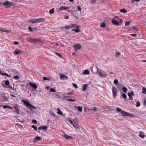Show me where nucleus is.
Here are the masks:
<instances>
[{
  "mask_svg": "<svg viewBox=\"0 0 146 146\" xmlns=\"http://www.w3.org/2000/svg\"><path fill=\"white\" fill-rule=\"evenodd\" d=\"M92 71V72L94 74H97L98 73V74L101 77H105L106 76L105 72L104 71L99 69L97 66H95L94 67H93Z\"/></svg>",
  "mask_w": 146,
  "mask_h": 146,
  "instance_id": "1",
  "label": "nucleus"
},
{
  "mask_svg": "<svg viewBox=\"0 0 146 146\" xmlns=\"http://www.w3.org/2000/svg\"><path fill=\"white\" fill-rule=\"evenodd\" d=\"M27 40L30 43H33L35 44H38L43 42L42 40L39 38H28Z\"/></svg>",
  "mask_w": 146,
  "mask_h": 146,
  "instance_id": "2",
  "label": "nucleus"
},
{
  "mask_svg": "<svg viewBox=\"0 0 146 146\" xmlns=\"http://www.w3.org/2000/svg\"><path fill=\"white\" fill-rule=\"evenodd\" d=\"M15 3L7 1L4 2H0V5L1 6L3 5L5 6V7L7 8H9L11 7V6H13Z\"/></svg>",
  "mask_w": 146,
  "mask_h": 146,
  "instance_id": "3",
  "label": "nucleus"
},
{
  "mask_svg": "<svg viewBox=\"0 0 146 146\" xmlns=\"http://www.w3.org/2000/svg\"><path fill=\"white\" fill-rule=\"evenodd\" d=\"M45 21V19L43 18H39L37 19H33L28 21L29 22L33 24H35L36 23H40L43 22Z\"/></svg>",
  "mask_w": 146,
  "mask_h": 146,
  "instance_id": "4",
  "label": "nucleus"
},
{
  "mask_svg": "<svg viewBox=\"0 0 146 146\" xmlns=\"http://www.w3.org/2000/svg\"><path fill=\"white\" fill-rule=\"evenodd\" d=\"M116 110L118 112H120V114H121L124 117L128 116L131 117L132 115L131 114L123 111L121 109L119 108H117Z\"/></svg>",
  "mask_w": 146,
  "mask_h": 146,
  "instance_id": "5",
  "label": "nucleus"
},
{
  "mask_svg": "<svg viewBox=\"0 0 146 146\" xmlns=\"http://www.w3.org/2000/svg\"><path fill=\"white\" fill-rule=\"evenodd\" d=\"M22 101L26 106L29 108L31 111H32V108H33L35 110L36 109V107L30 104L29 101L25 100L23 99H22Z\"/></svg>",
  "mask_w": 146,
  "mask_h": 146,
  "instance_id": "6",
  "label": "nucleus"
},
{
  "mask_svg": "<svg viewBox=\"0 0 146 146\" xmlns=\"http://www.w3.org/2000/svg\"><path fill=\"white\" fill-rule=\"evenodd\" d=\"M112 90L113 93V96L114 99H115L118 91L117 88L115 87H112Z\"/></svg>",
  "mask_w": 146,
  "mask_h": 146,
  "instance_id": "7",
  "label": "nucleus"
},
{
  "mask_svg": "<svg viewBox=\"0 0 146 146\" xmlns=\"http://www.w3.org/2000/svg\"><path fill=\"white\" fill-rule=\"evenodd\" d=\"M73 47L74 48L75 51H77L78 49H80L81 48V45L79 44H77L73 46Z\"/></svg>",
  "mask_w": 146,
  "mask_h": 146,
  "instance_id": "8",
  "label": "nucleus"
},
{
  "mask_svg": "<svg viewBox=\"0 0 146 146\" xmlns=\"http://www.w3.org/2000/svg\"><path fill=\"white\" fill-rule=\"evenodd\" d=\"M1 96L3 98L1 99V101L2 102H4L5 101L7 100V98L5 96V93H2L1 94Z\"/></svg>",
  "mask_w": 146,
  "mask_h": 146,
  "instance_id": "9",
  "label": "nucleus"
},
{
  "mask_svg": "<svg viewBox=\"0 0 146 146\" xmlns=\"http://www.w3.org/2000/svg\"><path fill=\"white\" fill-rule=\"evenodd\" d=\"M29 84L34 89H36L37 88V85L35 83H33L31 82H30Z\"/></svg>",
  "mask_w": 146,
  "mask_h": 146,
  "instance_id": "10",
  "label": "nucleus"
},
{
  "mask_svg": "<svg viewBox=\"0 0 146 146\" xmlns=\"http://www.w3.org/2000/svg\"><path fill=\"white\" fill-rule=\"evenodd\" d=\"M42 137H41L37 136L34 138V142H36L39 140L41 141L42 140Z\"/></svg>",
  "mask_w": 146,
  "mask_h": 146,
  "instance_id": "11",
  "label": "nucleus"
},
{
  "mask_svg": "<svg viewBox=\"0 0 146 146\" xmlns=\"http://www.w3.org/2000/svg\"><path fill=\"white\" fill-rule=\"evenodd\" d=\"M13 53L14 55H17L18 54H22L23 53V52L21 50H18L14 51Z\"/></svg>",
  "mask_w": 146,
  "mask_h": 146,
  "instance_id": "12",
  "label": "nucleus"
},
{
  "mask_svg": "<svg viewBox=\"0 0 146 146\" xmlns=\"http://www.w3.org/2000/svg\"><path fill=\"white\" fill-rule=\"evenodd\" d=\"M111 21L112 23L115 25H118L119 24V22L114 19H112Z\"/></svg>",
  "mask_w": 146,
  "mask_h": 146,
  "instance_id": "13",
  "label": "nucleus"
},
{
  "mask_svg": "<svg viewBox=\"0 0 146 146\" xmlns=\"http://www.w3.org/2000/svg\"><path fill=\"white\" fill-rule=\"evenodd\" d=\"M60 78L61 80H66L68 79L67 76L63 74L60 75Z\"/></svg>",
  "mask_w": 146,
  "mask_h": 146,
  "instance_id": "14",
  "label": "nucleus"
},
{
  "mask_svg": "<svg viewBox=\"0 0 146 146\" xmlns=\"http://www.w3.org/2000/svg\"><path fill=\"white\" fill-rule=\"evenodd\" d=\"M0 31L7 33H10L11 32L10 30H8L7 29L5 28L0 29Z\"/></svg>",
  "mask_w": 146,
  "mask_h": 146,
  "instance_id": "15",
  "label": "nucleus"
},
{
  "mask_svg": "<svg viewBox=\"0 0 146 146\" xmlns=\"http://www.w3.org/2000/svg\"><path fill=\"white\" fill-rule=\"evenodd\" d=\"M69 7H66L64 6H61L60 7V10H67L69 9Z\"/></svg>",
  "mask_w": 146,
  "mask_h": 146,
  "instance_id": "16",
  "label": "nucleus"
},
{
  "mask_svg": "<svg viewBox=\"0 0 146 146\" xmlns=\"http://www.w3.org/2000/svg\"><path fill=\"white\" fill-rule=\"evenodd\" d=\"M73 27L72 24L63 27L65 29H69Z\"/></svg>",
  "mask_w": 146,
  "mask_h": 146,
  "instance_id": "17",
  "label": "nucleus"
},
{
  "mask_svg": "<svg viewBox=\"0 0 146 146\" xmlns=\"http://www.w3.org/2000/svg\"><path fill=\"white\" fill-rule=\"evenodd\" d=\"M88 85L87 84H84L82 89V91H86L87 89Z\"/></svg>",
  "mask_w": 146,
  "mask_h": 146,
  "instance_id": "18",
  "label": "nucleus"
},
{
  "mask_svg": "<svg viewBox=\"0 0 146 146\" xmlns=\"http://www.w3.org/2000/svg\"><path fill=\"white\" fill-rule=\"evenodd\" d=\"M74 107L76 109H77L79 111L82 112V108L80 106H75Z\"/></svg>",
  "mask_w": 146,
  "mask_h": 146,
  "instance_id": "19",
  "label": "nucleus"
},
{
  "mask_svg": "<svg viewBox=\"0 0 146 146\" xmlns=\"http://www.w3.org/2000/svg\"><path fill=\"white\" fill-rule=\"evenodd\" d=\"M57 111L58 113L60 115H62L63 113L60 110L59 108H57Z\"/></svg>",
  "mask_w": 146,
  "mask_h": 146,
  "instance_id": "20",
  "label": "nucleus"
},
{
  "mask_svg": "<svg viewBox=\"0 0 146 146\" xmlns=\"http://www.w3.org/2000/svg\"><path fill=\"white\" fill-rule=\"evenodd\" d=\"M64 137L67 139H72V137L67 135H65L64 136Z\"/></svg>",
  "mask_w": 146,
  "mask_h": 146,
  "instance_id": "21",
  "label": "nucleus"
},
{
  "mask_svg": "<svg viewBox=\"0 0 146 146\" xmlns=\"http://www.w3.org/2000/svg\"><path fill=\"white\" fill-rule=\"evenodd\" d=\"M89 73L90 71L87 70H85L83 72V74H88Z\"/></svg>",
  "mask_w": 146,
  "mask_h": 146,
  "instance_id": "22",
  "label": "nucleus"
},
{
  "mask_svg": "<svg viewBox=\"0 0 146 146\" xmlns=\"http://www.w3.org/2000/svg\"><path fill=\"white\" fill-rule=\"evenodd\" d=\"M18 106L17 104H15L13 105V108L15 110L18 109Z\"/></svg>",
  "mask_w": 146,
  "mask_h": 146,
  "instance_id": "23",
  "label": "nucleus"
},
{
  "mask_svg": "<svg viewBox=\"0 0 146 146\" xmlns=\"http://www.w3.org/2000/svg\"><path fill=\"white\" fill-rule=\"evenodd\" d=\"M122 90L123 92L126 93L127 90V89L126 87H123L122 88Z\"/></svg>",
  "mask_w": 146,
  "mask_h": 146,
  "instance_id": "24",
  "label": "nucleus"
},
{
  "mask_svg": "<svg viewBox=\"0 0 146 146\" xmlns=\"http://www.w3.org/2000/svg\"><path fill=\"white\" fill-rule=\"evenodd\" d=\"M120 11L121 13H127V11L124 8H123L122 9H121L120 10Z\"/></svg>",
  "mask_w": 146,
  "mask_h": 146,
  "instance_id": "25",
  "label": "nucleus"
},
{
  "mask_svg": "<svg viewBox=\"0 0 146 146\" xmlns=\"http://www.w3.org/2000/svg\"><path fill=\"white\" fill-rule=\"evenodd\" d=\"M72 26L73 27H75L77 28H78L80 27V26L76 24H72Z\"/></svg>",
  "mask_w": 146,
  "mask_h": 146,
  "instance_id": "26",
  "label": "nucleus"
},
{
  "mask_svg": "<svg viewBox=\"0 0 146 146\" xmlns=\"http://www.w3.org/2000/svg\"><path fill=\"white\" fill-rule=\"evenodd\" d=\"M5 84L7 86H9V85H10L9 82L8 80H7L5 81Z\"/></svg>",
  "mask_w": 146,
  "mask_h": 146,
  "instance_id": "27",
  "label": "nucleus"
},
{
  "mask_svg": "<svg viewBox=\"0 0 146 146\" xmlns=\"http://www.w3.org/2000/svg\"><path fill=\"white\" fill-rule=\"evenodd\" d=\"M54 8H53L49 10V13L50 14H53L54 13Z\"/></svg>",
  "mask_w": 146,
  "mask_h": 146,
  "instance_id": "28",
  "label": "nucleus"
},
{
  "mask_svg": "<svg viewBox=\"0 0 146 146\" xmlns=\"http://www.w3.org/2000/svg\"><path fill=\"white\" fill-rule=\"evenodd\" d=\"M68 122L70 123L71 124H73V123H74V122L72 121L71 119L70 118H68Z\"/></svg>",
  "mask_w": 146,
  "mask_h": 146,
  "instance_id": "29",
  "label": "nucleus"
},
{
  "mask_svg": "<svg viewBox=\"0 0 146 146\" xmlns=\"http://www.w3.org/2000/svg\"><path fill=\"white\" fill-rule=\"evenodd\" d=\"M142 90L143 91H142V93L144 94H146V89L145 88L143 87L142 88Z\"/></svg>",
  "mask_w": 146,
  "mask_h": 146,
  "instance_id": "30",
  "label": "nucleus"
},
{
  "mask_svg": "<svg viewBox=\"0 0 146 146\" xmlns=\"http://www.w3.org/2000/svg\"><path fill=\"white\" fill-rule=\"evenodd\" d=\"M42 129L44 130H47L48 129V127L46 125L42 126Z\"/></svg>",
  "mask_w": 146,
  "mask_h": 146,
  "instance_id": "31",
  "label": "nucleus"
},
{
  "mask_svg": "<svg viewBox=\"0 0 146 146\" xmlns=\"http://www.w3.org/2000/svg\"><path fill=\"white\" fill-rule=\"evenodd\" d=\"M72 31H74L76 33H79L80 32V30L78 29H72Z\"/></svg>",
  "mask_w": 146,
  "mask_h": 146,
  "instance_id": "32",
  "label": "nucleus"
},
{
  "mask_svg": "<svg viewBox=\"0 0 146 146\" xmlns=\"http://www.w3.org/2000/svg\"><path fill=\"white\" fill-rule=\"evenodd\" d=\"M31 127L32 128H33L34 130H37V127L35 126L34 125H33L31 126Z\"/></svg>",
  "mask_w": 146,
  "mask_h": 146,
  "instance_id": "33",
  "label": "nucleus"
},
{
  "mask_svg": "<svg viewBox=\"0 0 146 146\" xmlns=\"http://www.w3.org/2000/svg\"><path fill=\"white\" fill-rule=\"evenodd\" d=\"M139 136L141 138H143L145 136V135L144 134H139Z\"/></svg>",
  "mask_w": 146,
  "mask_h": 146,
  "instance_id": "34",
  "label": "nucleus"
},
{
  "mask_svg": "<svg viewBox=\"0 0 146 146\" xmlns=\"http://www.w3.org/2000/svg\"><path fill=\"white\" fill-rule=\"evenodd\" d=\"M118 80L117 79H115L114 82L113 83L114 84L116 85V86H117V83H118Z\"/></svg>",
  "mask_w": 146,
  "mask_h": 146,
  "instance_id": "35",
  "label": "nucleus"
},
{
  "mask_svg": "<svg viewBox=\"0 0 146 146\" xmlns=\"http://www.w3.org/2000/svg\"><path fill=\"white\" fill-rule=\"evenodd\" d=\"M14 112H15V113L17 114H20L19 109L15 110Z\"/></svg>",
  "mask_w": 146,
  "mask_h": 146,
  "instance_id": "36",
  "label": "nucleus"
},
{
  "mask_svg": "<svg viewBox=\"0 0 146 146\" xmlns=\"http://www.w3.org/2000/svg\"><path fill=\"white\" fill-rule=\"evenodd\" d=\"M106 24L105 23H103L100 25V27L103 28H104L106 26Z\"/></svg>",
  "mask_w": 146,
  "mask_h": 146,
  "instance_id": "37",
  "label": "nucleus"
},
{
  "mask_svg": "<svg viewBox=\"0 0 146 146\" xmlns=\"http://www.w3.org/2000/svg\"><path fill=\"white\" fill-rule=\"evenodd\" d=\"M2 106H3V108L4 109H5L7 108H8L9 106H3V105H1L0 106V107H1Z\"/></svg>",
  "mask_w": 146,
  "mask_h": 146,
  "instance_id": "38",
  "label": "nucleus"
},
{
  "mask_svg": "<svg viewBox=\"0 0 146 146\" xmlns=\"http://www.w3.org/2000/svg\"><path fill=\"white\" fill-rule=\"evenodd\" d=\"M89 110H90V111H97V108L96 107H94V108L93 109H90Z\"/></svg>",
  "mask_w": 146,
  "mask_h": 146,
  "instance_id": "39",
  "label": "nucleus"
},
{
  "mask_svg": "<svg viewBox=\"0 0 146 146\" xmlns=\"http://www.w3.org/2000/svg\"><path fill=\"white\" fill-rule=\"evenodd\" d=\"M14 78L16 80H18L19 78V76L18 75L14 76H13Z\"/></svg>",
  "mask_w": 146,
  "mask_h": 146,
  "instance_id": "40",
  "label": "nucleus"
},
{
  "mask_svg": "<svg viewBox=\"0 0 146 146\" xmlns=\"http://www.w3.org/2000/svg\"><path fill=\"white\" fill-rule=\"evenodd\" d=\"M2 75H3V76H7L8 77H11V76L10 75H9L7 73H3L2 74Z\"/></svg>",
  "mask_w": 146,
  "mask_h": 146,
  "instance_id": "41",
  "label": "nucleus"
},
{
  "mask_svg": "<svg viewBox=\"0 0 146 146\" xmlns=\"http://www.w3.org/2000/svg\"><path fill=\"white\" fill-rule=\"evenodd\" d=\"M17 125L20 128L23 129V126L21 124L18 123L17 124Z\"/></svg>",
  "mask_w": 146,
  "mask_h": 146,
  "instance_id": "42",
  "label": "nucleus"
},
{
  "mask_svg": "<svg viewBox=\"0 0 146 146\" xmlns=\"http://www.w3.org/2000/svg\"><path fill=\"white\" fill-rule=\"evenodd\" d=\"M128 95V96H132L134 95V93L133 91H131V92H129Z\"/></svg>",
  "mask_w": 146,
  "mask_h": 146,
  "instance_id": "43",
  "label": "nucleus"
},
{
  "mask_svg": "<svg viewBox=\"0 0 146 146\" xmlns=\"http://www.w3.org/2000/svg\"><path fill=\"white\" fill-rule=\"evenodd\" d=\"M140 103L139 101H138L136 103V106L137 107H139L140 106Z\"/></svg>",
  "mask_w": 146,
  "mask_h": 146,
  "instance_id": "44",
  "label": "nucleus"
},
{
  "mask_svg": "<svg viewBox=\"0 0 146 146\" xmlns=\"http://www.w3.org/2000/svg\"><path fill=\"white\" fill-rule=\"evenodd\" d=\"M5 86V87L7 88H9L10 89H13L12 86H11L10 85H9V86H7V87L5 86Z\"/></svg>",
  "mask_w": 146,
  "mask_h": 146,
  "instance_id": "45",
  "label": "nucleus"
},
{
  "mask_svg": "<svg viewBox=\"0 0 146 146\" xmlns=\"http://www.w3.org/2000/svg\"><path fill=\"white\" fill-rule=\"evenodd\" d=\"M130 23V21H126L125 22V25L126 26H127L129 25Z\"/></svg>",
  "mask_w": 146,
  "mask_h": 146,
  "instance_id": "46",
  "label": "nucleus"
},
{
  "mask_svg": "<svg viewBox=\"0 0 146 146\" xmlns=\"http://www.w3.org/2000/svg\"><path fill=\"white\" fill-rule=\"evenodd\" d=\"M122 97L123 98L126 99L127 98V96L124 93L122 94Z\"/></svg>",
  "mask_w": 146,
  "mask_h": 146,
  "instance_id": "47",
  "label": "nucleus"
},
{
  "mask_svg": "<svg viewBox=\"0 0 146 146\" xmlns=\"http://www.w3.org/2000/svg\"><path fill=\"white\" fill-rule=\"evenodd\" d=\"M29 31L31 32H32L33 31V28L29 26Z\"/></svg>",
  "mask_w": 146,
  "mask_h": 146,
  "instance_id": "48",
  "label": "nucleus"
},
{
  "mask_svg": "<svg viewBox=\"0 0 146 146\" xmlns=\"http://www.w3.org/2000/svg\"><path fill=\"white\" fill-rule=\"evenodd\" d=\"M43 80L44 81H45L47 80H49V78H47L45 77H44L43 78Z\"/></svg>",
  "mask_w": 146,
  "mask_h": 146,
  "instance_id": "49",
  "label": "nucleus"
},
{
  "mask_svg": "<svg viewBox=\"0 0 146 146\" xmlns=\"http://www.w3.org/2000/svg\"><path fill=\"white\" fill-rule=\"evenodd\" d=\"M140 0H131V2L132 3H133L134 1H136L137 2H139Z\"/></svg>",
  "mask_w": 146,
  "mask_h": 146,
  "instance_id": "50",
  "label": "nucleus"
},
{
  "mask_svg": "<svg viewBox=\"0 0 146 146\" xmlns=\"http://www.w3.org/2000/svg\"><path fill=\"white\" fill-rule=\"evenodd\" d=\"M50 92H56V91L55 90L54 88H51L50 90Z\"/></svg>",
  "mask_w": 146,
  "mask_h": 146,
  "instance_id": "51",
  "label": "nucleus"
},
{
  "mask_svg": "<svg viewBox=\"0 0 146 146\" xmlns=\"http://www.w3.org/2000/svg\"><path fill=\"white\" fill-rule=\"evenodd\" d=\"M32 122L34 124H35V123H37V121L36 119H33L32 120Z\"/></svg>",
  "mask_w": 146,
  "mask_h": 146,
  "instance_id": "52",
  "label": "nucleus"
},
{
  "mask_svg": "<svg viewBox=\"0 0 146 146\" xmlns=\"http://www.w3.org/2000/svg\"><path fill=\"white\" fill-rule=\"evenodd\" d=\"M121 54L120 52H117L116 53L115 55L117 56H120L121 55Z\"/></svg>",
  "mask_w": 146,
  "mask_h": 146,
  "instance_id": "53",
  "label": "nucleus"
},
{
  "mask_svg": "<svg viewBox=\"0 0 146 146\" xmlns=\"http://www.w3.org/2000/svg\"><path fill=\"white\" fill-rule=\"evenodd\" d=\"M73 86L76 88H78L77 85L76 84L73 83Z\"/></svg>",
  "mask_w": 146,
  "mask_h": 146,
  "instance_id": "54",
  "label": "nucleus"
},
{
  "mask_svg": "<svg viewBox=\"0 0 146 146\" xmlns=\"http://www.w3.org/2000/svg\"><path fill=\"white\" fill-rule=\"evenodd\" d=\"M78 10L80 11H81V9L80 6H78L77 7Z\"/></svg>",
  "mask_w": 146,
  "mask_h": 146,
  "instance_id": "55",
  "label": "nucleus"
},
{
  "mask_svg": "<svg viewBox=\"0 0 146 146\" xmlns=\"http://www.w3.org/2000/svg\"><path fill=\"white\" fill-rule=\"evenodd\" d=\"M50 113L51 115L52 116H53L54 117L55 116V114L53 113V112L52 111L51 112H50Z\"/></svg>",
  "mask_w": 146,
  "mask_h": 146,
  "instance_id": "56",
  "label": "nucleus"
},
{
  "mask_svg": "<svg viewBox=\"0 0 146 146\" xmlns=\"http://www.w3.org/2000/svg\"><path fill=\"white\" fill-rule=\"evenodd\" d=\"M68 101H69L72 102H74V101H75V100L70 99L68 100Z\"/></svg>",
  "mask_w": 146,
  "mask_h": 146,
  "instance_id": "57",
  "label": "nucleus"
},
{
  "mask_svg": "<svg viewBox=\"0 0 146 146\" xmlns=\"http://www.w3.org/2000/svg\"><path fill=\"white\" fill-rule=\"evenodd\" d=\"M129 96V100H133V97H132V96Z\"/></svg>",
  "mask_w": 146,
  "mask_h": 146,
  "instance_id": "58",
  "label": "nucleus"
},
{
  "mask_svg": "<svg viewBox=\"0 0 146 146\" xmlns=\"http://www.w3.org/2000/svg\"><path fill=\"white\" fill-rule=\"evenodd\" d=\"M72 125H73V127L75 128H76L77 127V125H75L74 124V123H73V124Z\"/></svg>",
  "mask_w": 146,
  "mask_h": 146,
  "instance_id": "59",
  "label": "nucleus"
},
{
  "mask_svg": "<svg viewBox=\"0 0 146 146\" xmlns=\"http://www.w3.org/2000/svg\"><path fill=\"white\" fill-rule=\"evenodd\" d=\"M64 18L66 19H68L69 18V17L68 16L66 15L64 17Z\"/></svg>",
  "mask_w": 146,
  "mask_h": 146,
  "instance_id": "60",
  "label": "nucleus"
},
{
  "mask_svg": "<svg viewBox=\"0 0 146 146\" xmlns=\"http://www.w3.org/2000/svg\"><path fill=\"white\" fill-rule=\"evenodd\" d=\"M130 35L133 37H135L137 36V35L135 34H131Z\"/></svg>",
  "mask_w": 146,
  "mask_h": 146,
  "instance_id": "61",
  "label": "nucleus"
},
{
  "mask_svg": "<svg viewBox=\"0 0 146 146\" xmlns=\"http://www.w3.org/2000/svg\"><path fill=\"white\" fill-rule=\"evenodd\" d=\"M14 43L15 45H17L19 44V43L17 42H14Z\"/></svg>",
  "mask_w": 146,
  "mask_h": 146,
  "instance_id": "62",
  "label": "nucleus"
},
{
  "mask_svg": "<svg viewBox=\"0 0 146 146\" xmlns=\"http://www.w3.org/2000/svg\"><path fill=\"white\" fill-rule=\"evenodd\" d=\"M133 30L135 31H136L138 29V28L136 27H133Z\"/></svg>",
  "mask_w": 146,
  "mask_h": 146,
  "instance_id": "63",
  "label": "nucleus"
},
{
  "mask_svg": "<svg viewBox=\"0 0 146 146\" xmlns=\"http://www.w3.org/2000/svg\"><path fill=\"white\" fill-rule=\"evenodd\" d=\"M144 105H146V100H145L143 102Z\"/></svg>",
  "mask_w": 146,
  "mask_h": 146,
  "instance_id": "64",
  "label": "nucleus"
}]
</instances>
